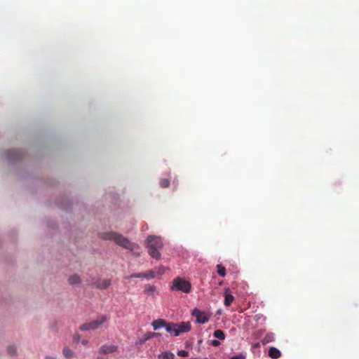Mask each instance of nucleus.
Segmentation results:
<instances>
[{
    "label": "nucleus",
    "mask_w": 359,
    "mask_h": 359,
    "mask_svg": "<svg viewBox=\"0 0 359 359\" xmlns=\"http://www.w3.org/2000/svg\"><path fill=\"white\" fill-rule=\"evenodd\" d=\"M99 236L101 239L104 241H114L116 244L130 251H133L138 248L137 244L130 242L128 238L116 232H103L99 233Z\"/></svg>",
    "instance_id": "nucleus-1"
},
{
    "label": "nucleus",
    "mask_w": 359,
    "mask_h": 359,
    "mask_svg": "<svg viewBox=\"0 0 359 359\" xmlns=\"http://www.w3.org/2000/svg\"><path fill=\"white\" fill-rule=\"evenodd\" d=\"M147 247L149 249L148 252L149 255L156 259H159L161 258V253L158 250L163 248V242L161 238L149 236L147 237Z\"/></svg>",
    "instance_id": "nucleus-2"
},
{
    "label": "nucleus",
    "mask_w": 359,
    "mask_h": 359,
    "mask_svg": "<svg viewBox=\"0 0 359 359\" xmlns=\"http://www.w3.org/2000/svg\"><path fill=\"white\" fill-rule=\"evenodd\" d=\"M191 325L189 322H181L180 323H168L166 331L171 335L177 337L182 333H186L191 330Z\"/></svg>",
    "instance_id": "nucleus-3"
},
{
    "label": "nucleus",
    "mask_w": 359,
    "mask_h": 359,
    "mask_svg": "<svg viewBox=\"0 0 359 359\" xmlns=\"http://www.w3.org/2000/svg\"><path fill=\"white\" fill-rule=\"evenodd\" d=\"M170 288L172 290L189 293L191 289V284L184 278L177 277L172 280V285Z\"/></svg>",
    "instance_id": "nucleus-4"
},
{
    "label": "nucleus",
    "mask_w": 359,
    "mask_h": 359,
    "mask_svg": "<svg viewBox=\"0 0 359 359\" xmlns=\"http://www.w3.org/2000/svg\"><path fill=\"white\" fill-rule=\"evenodd\" d=\"M107 320L106 316H100L97 317V319L90 321L89 323H83L80 327L79 329L82 331L86 330H94L99 327L100 325L103 324Z\"/></svg>",
    "instance_id": "nucleus-5"
},
{
    "label": "nucleus",
    "mask_w": 359,
    "mask_h": 359,
    "mask_svg": "<svg viewBox=\"0 0 359 359\" xmlns=\"http://www.w3.org/2000/svg\"><path fill=\"white\" fill-rule=\"evenodd\" d=\"M192 316L196 318V322L200 324L208 323L210 318V314L198 309H194L192 311Z\"/></svg>",
    "instance_id": "nucleus-6"
},
{
    "label": "nucleus",
    "mask_w": 359,
    "mask_h": 359,
    "mask_svg": "<svg viewBox=\"0 0 359 359\" xmlns=\"http://www.w3.org/2000/svg\"><path fill=\"white\" fill-rule=\"evenodd\" d=\"M110 285V279H98L93 283V285H95L97 288L100 290L107 289Z\"/></svg>",
    "instance_id": "nucleus-7"
},
{
    "label": "nucleus",
    "mask_w": 359,
    "mask_h": 359,
    "mask_svg": "<svg viewBox=\"0 0 359 359\" xmlns=\"http://www.w3.org/2000/svg\"><path fill=\"white\" fill-rule=\"evenodd\" d=\"M118 347L115 345H102L100 348V353L102 354H109L117 351Z\"/></svg>",
    "instance_id": "nucleus-8"
},
{
    "label": "nucleus",
    "mask_w": 359,
    "mask_h": 359,
    "mask_svg": "<svg viewBox=\"0 0 359 359\" xmlns=\"http://www.w3.org/2000/svg\"><path fill=\"white\" fill-rule=\"evenodd\" d=\"M168 324V323L163 319L154 320L151 323L154 330H158L161 327H165L166 329Z\"/></svg>",
    "instance_id": "nucleus-9"
},
{
    "label": "nucleus",
    "mask_w": 359,
    "mask_h": 359,
    "mask_svg": "<svg viewBox=\"0 0 359 359\" xmlns=\"http://www.w3.org/2000/svg\"><path fill=\"white\" fill-rule=\"evenodd\" d=\"M224 294H225L224 305L226 306H229L231 304V303L233 302L234 297L230 293L229 288L225 289Z\"/></svg>",
    "instance_id": "nucleus-10"
},
{
    "label": "nucleus",
    "mask_w": 359,
    "mask_h": 359,
    "mask_svg": "<svg viewBox=\"0 0 359 359\" xmlns=\"http://www.w3.org/2000/svg\"><path fill=\"white\" fill-rule=\"evenodd\" d=\"M280 351L276 347H271L269 350V356L273 359H278L280 357Z\"/></svg>",
    "instance_id": "nucleus-11"
},
{
    "label": "nucleus",
    "mask_w": 359,
    "mask_h": 359,
    "mask_svg": "<svg viewBox=\"0 0 359 359\" xmlns=\"http://www.w3.org/2000/svg\"><path fill=\"white\" fill-rule=\"evenodd\" d=\"M158 359H175V355L172 352H162L158 355Z\"/></svg>",
    "instance_id": "nucleus-12"
},
{
    "label": "nucleus",
    "mask_w": 359,
    "mask_h": 359,
    "mask_svg": "<svg viewBox=\"0 0 359 359\" xmlns=\"http://www.w3.org/2000/svg\"><path fill=\"white\" fill-rule=\"evenodd\" d=\"M275 339L274 334L273 333L266 334L264 337L262 339V343L263 345L272 342Z\"/></svg>",
    "instance_id": "nucleus-13"
},
{
    "label": "nucleus",
    "mask_w": 359,
    "mask_h": 359,
    "mask_svg": "<svg viewBox=\"0 0 359 359\" xmlns=\"http://www.w3.org/2000/svg\"><path fill=\"white\" fill-rule=\"evenodd\" d=\"M68 281L70 285H75L81 282V278L77 274H74L69 276Z\"/></svg>",
    "instance_id": "nucleus-14"
},
{
    "label": "nucleus",
    "mask_w": 359,
    "mask_h": 359,
    "mask_svg": "<svg viewBox=\"0 0 359 359\" xmlns=\"http://www.w3.org/2000/svg\"><path fill=\"white\" fill-rule=\"evenodd\" d=\"M213 336L215 338H217L220 340H224L225 339V334L224 332L221 330H216L214 333Z\"/></svg>",
    "instance_id": "nucleus-15"
},
{
    "label": "nucleus",
    "mask_w": 359,
    "mask_h": 359,
    "mask_svg": "<svg viewBox=\"0 0 359 359\" xmlns=\"http://www.w3.org/2000/svg\"><path fill=\"white\" fill-rule=\"evenodd\" d=\"M62 353L64 356L67 358H70L74 357V352L68 347H65L62 350Z\"/></svg>",
    "instance_id": "nucleus-16"
},
{
    "label": "nucleus",
    "mask_w": 359,
    "mask_h": 359,
    "mask_svg": "<svg viewBox=\"0 0 359 359\" xmlns=\"http://www.w3.org/2000/svg\"><path fill=\"white\" fill-rule=\"evenodd\" d=\"M217 273L222 276V277H224L225 275H226V269L224 266H222V264H217Z\"/></svg>",
    "instance_id": "nucleus-17"
},
{
    "label": "nucleus",
    "mask_w": 359,
    "mask_h": 359,
    "mask_svg": "<svg viewBox=\"0 0 359 359\" xmlns=\"http://www.w3.org/2000/svg\"><path fill=\"white\" fill-rule=\"evenodd\" d=\"M160 185L163 188L168 187L170 185V181L168 179H161L159 182Z\"/></svg>",
    "instance_id": "nucleus-18"
},
{
    "label": "nucleus",
    "mask_w": 359,
    "mask_h": 359,
    "mask_svg": "<svg viewBox=\"0 0 359 359\" xmlns=\"http://www.w3.org/2000/svg\"><path fill=\"white\" fill-rule=\"evenodd\" d=\"M145 278H153L155 277V273L153 271H149L147 273H143Z\"/></svg>",
    "instance_id": "nucleus-19"
},
{
    "label": "nucleus",
    "mask_w": 359,
    "mask_h": 359,
    "mask_svg": "<svg viewBox=\"0 0 359 359\" xmlns=\"http://www.w3.org/2000/svg\"><path fill=\"white\" fill-rule=\"evenodd\" d=\"M16 353V348L13 346H10L8 348V353L11 355H15Z\"/></svg>",
    "instance_id": "nucleus-20"
},
{
    "label": "nucleus",
    "mask_w": 359,
    "mask_h": 359,
    "mask_svg": "<svg viewBox=\"0 0 359 359\" xmlns=\"http://www.w3.org/2000/svg\"><path fill=\"white\" fill-rule=\"evenodd\" d=\"M144 274L143 273H133L130 275V276L127 277L128 278H144Z\"/></svg>",
    "instance_id": "nucleus-21"
},
{
    "label": "nucleus",
    "mask_w": 359,
    "mask_h": 359,
    "mask_svg": "<svg viewBox=\"0 0 359 359\" xmlns=\"http://www.w3.org/2000/svg\"><path fill=\"white\" fill-rule=\"evenodd\" d=\"M177 355L180 357H187L189 353L187 351L181 350L177 352Z\"/></svg>",
    "instance_id": "nucleus-22"
},
{
    "label": "nucleus",
    "mask_w": 359,
    "mask_h": 359,
    "mask_svg": "<svg viewBox=\"0 0 359 359\" xmlns=\"http://www.w3.org/2000/svg\"><path fill=\"white\" fill-rule=\"evenodd\" d=\"M156 287L152 285H147L145 287V292H153L155 290Z\"/></svg>",
    "instance_id": "nucleus-23"
},
{
    "label": "nucleus",
    "mask_w": 359,
    "mask_h": 359,
    "mask_svg": "<svg viewBox=\"0 0 359 359\" xmlns=\"http://www.w3.org/2000/svg\"><path fill=\"white\" fill-rule=\"evenodd\" d=\"M230 359H245V356L243 354L240 353L231 357Z\"/></svg>",
    "instance_id": "nucleus-24"
},
{
    "label": "nucleus",
    "mask_w": 359,
    "mask_h": 359,
    "mask_svg": "<svg viewBox=\"0 0 359 359\" xmlns=\"http://www.w3.org/2000/svg\"><path fill=\"white\" fill-rule=\"evenodd\" d=\"M211 345L217 347L220 345V342L218 340L214 339L211 341Z\"/></svg>",
    "instance_id": "nucleus-25"
},
{
    "label": "nucleus",
    "mask_w": 359,
    "mask_h": 359,
    "mask_svg": "<svg viewBox=\"0 0 359 359\" xmlns=\"http://www.w3.org/2000/svg\"><path fill=\"white\" fill-rule=\"evenodd\" d=\"M158 274H162L164 273V269L163 267L161 268H159L158 270V272H157Z\"/></svg>",
    "instance_id": "nucleus-26"
},
{
    "label": "nucleus",
    "mask_w": 359,
    "mask_h": 359,
    "mask_svg": "<svg viewBox=\"0 0 359 359\" xmlns=\"http://www.w3.org/2000/svg\"><path fill=\"white\" fill-rule=\"evenodd\" d=\"M88 343V341L86 340V339H83L82 341H81V344L83 345H86Z\"/></svg>",
    "instance_id": "nucleus-27"
},
{
    "label": "nucleus",
    "mask_w": 359,
    "mask_h": 359,
    "mask_svg": "<svg viewBox=\"0 0 359 359\" xmlns=\"http://www.w3.org/2000/svg\"><path fill=\"white\" fill-rule=\"evenodd\" d=\"M45 359H55V358H53V357H51V356H46V357L45 358Z\"/></svg>",
    "instance_id": "nucleus-28"
},
{
    "label": "nucleus",
    "mask_w": 359,
    "mask_h": 359,
    "mask_svg": "<svg viewBox=\"0 0 359 359\" xmlns=\"http://www.w3.org/2000/svg\"><path fill=\"white\" fill-rule=\"evenodd\" d=\"M157 334H158L157 333H154L153 336H155V335H157Z\"/></svg>",
    "instance_id": "nucleus-29"
},
{
    "label": "nucleus",
    "mask_w": 359,
    "mask_h": 359,
    "mask_svg": "<svg viewBox=\"0 0 359 359\" xmlns=\"http://www.w3.org/2000/svg\"><path fill=\"white\" fill-rule=\"evenodd\" d=\"M13 159H17V158H18V156H16V157H13Z\"/></svg>",
    "instance_id": "nucleus-30"
}]
</instances>
